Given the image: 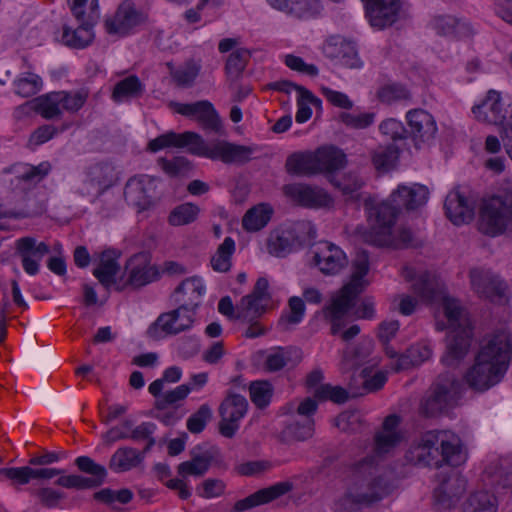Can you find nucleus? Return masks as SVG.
<instances>
[{"mask_svg":"<svg viewBox=\"0 0 512 512\" xmlns=\"http://www.w3.org/2000/svg\"><path fill=\"white\" fill-rule=\"evenodd\" d=\"M168 147L184 148L192 155L205 157L224 164L243 165L252 159L256 148L239 145L225 140H214L207 143L201 135L192 131L164 133L148 143L151 152H157Z\"/></svg>","mask_w":512,"mask_h":512,"instance_id":"nucleus-2","label":"nucleus"},{"mask_svg":"<svg viewBox=\"0 0 512 512\" xmlns=\"http://www.w3.org/2000/svg\"><path fill=\"white\" fill-rule=\"evenodd\" d=\"M331 182L344 196L351 200L360 198L359 190L365 185L363 178L356 173L344 174L341 179L333 178Z\"/></svg>","mask_w":512,"mask_h":512,"instance_id":"nucleus-43","label":"nucleus"},{"mask_svg":"<svg viewBox=\"0 0 512 512\" xmlns=\"http://www.w3.org/2000/svg\"><path fill=\"white\" fill-rule=\"evenodd\" d=\"M88 0H68L73 16L80 22L79 26L72 29L68 25L63 26L62 42L64 45L83 49L90 45L94 39L92 16H85V7Z\"/></svg>","mask_w":512,"mask_h":512,"instance_id":"nucleus-9","label":"nucleus"},{"mask_svg":"<svg viewBox=\"0 0 512 512\" xmlns=\"http://www.w3.org/2000/svg\"><path fill=\"white\" fill-rule=\"evenodd\" d=\"M284 433L293 440L305 441L313 436L314 421L306 418L302 423H290L286 426Z\"/></svg>","mask_w":512,"mask_h":512,"instance_id":"nucleus-58","label":"nucleus"},{"mask_svg":"<svg viewBox=\"0 0 512 512\" xmlns=\"http://www.w3.org/2000/svg\"><path fill=\"white\" fill-rule=\"evenodd\" d=\"M472 112L479 121L503 127L508 111L504 108L500 92L489 90L482 103L472 108Z\"/></svg>","mask_w":512,"mask_h":512,"instance_id":"nucleus-24","label":"nucleus"},{"mask_svg":"<svg viewBox=\"0 0 512 512\" xmlns=\"http://www.w3.org/2000/svg\"><path fill=\"white\" fill-rule=\"evenodd\" d=\"M439 437V450L443 457V464L457 466L463 462L460 439L448 431H439Z\"/></svg>","mask_w":512,"mask_h":512,"instance_id":"nucleus-33","label":"nucleus"},{"mask_svg":"<svg viewBox=\"0 0 512 512\" xmlns=\"http://www.w3.org/2000/svg\"><path fill=\"white\" fill-rule=\"evenodd\" d=\"M318 174L332 173L346 164V155L334 146H323L315 151Z\"/></svg>","mask_w":512,"mask_h":512,"instance_id":"nucleus-32","label":"nucleus"},{"mask_svg":"<svg viewBox=\"0 0 512 512\" xmlns=\"http://www.w3.org/2000/svg\"><path fill=\"white\" fill-rule=\"evenodd\" d=\"M335 426L343 432L357 433L363 427V420L358 412L346 411L334 420Z\"/></svg>","mask_w":512,"mask_h":512,"instance_id":"nucleus-56","label":"nucleus"},{"mask_svg":"<svg viewBox=\"0 0 512 512\" xmlns=\"http://www.w3.org/2000/svg\"><path fill=\"white\" fill-rule=\"evenodd\" d=\"M138 23L137 11L129 4H122L112 18L105 20V28L109 34L125 35Z\"/></svg>","mask_w":512,"mask_h":512,"instance_id":"nucleus-30","label":"nucleus"},{"mask_svg":"<svg viewBox=\"0 0 512 512\" xmlns=\"http://www.w3.org/2000/svg\"><path fill=\"white\" fill-rule=\"evenodd\" d=\"M284 194L297 204L308 208H320L332 203L327 192L319 187L302 183L288 184L283 187Z\"/></svg>","mask_w":512,"mask_h":512,"instance_id":"nucleus-22","label":"nucleus"},{"mask_svg":"<svg viewBox=\"0 0 512 512\" xmlns=\"http://www.w3.org/2000/svg\"><path fill=\"white\" fill-rule=\"evenodd\" d=\"M61 100V108L75 113L80 110L88 98V92L79 90L76 92L58 91Z\"/></svg>","mask_w":512,"mask_h":512,"instance_id":"nucleus-59","label":"nucleus"},{"mask_svg":"<svg viewBox=\"0 0 512 512\" xmlns=\"http://www.w3.org/2000/svg\"><path fill=\"white\" fill-rule=\"evenodd\" d=\"M190 391V385L182 384L177 386L175 389L164 393L155 401V409L166 410L169 406H173L177 402L184 400Z\"/></svg>","mask_w":512,"mask_h":512,"instance_id":"nucleus-55","label":"nucleus"},{"mask_svg":"<svg viewBox=\"0 0 512 512\" xmlns=\"http://www.w3.org/2000/svg\"><path fill=\"white\" fill-rule=\"evenodd\" d=\"M59 92L41 95L33 100V110L46 120L59 119L62 116Z\"/></svg>","mask_w":512,"mask_h":512,"instance_id":"nucleus-37","label":"nucleus"},{"mask_svg":"<svg viewBox=\"0 0 512 512\" xmlns=\"http://www.w3.org/2000/svg\"><path fill=\"white\" fill-rule=\"evenodd\" d=\"M247 399L236 393H229L219 406V432L226 438H232L239 429V421L246 415Z\"/></svg>","mask_w":512,"mask_h":512,"instance_id":"nucleus-13","label":"nucleus"},{"mask_svg":"<svg viewBox=\"0 0 512 512\" xmlns=\"http://www.w3.org/2000/svg\"><path fill=\"white\" fill-rule=\"evenodd\" d=\"M412 288L425 301H441L448 328L451 330L448 336L447 353L442 361L447 366L455 365L465 357L470 347L472 330L466 310L458 300L445 295L443 285L427 271L417 277Z\"/></svg>","mask_w":512,"mask_h":512,"instance_id":"nucleus-1","label":"nucleus"},{"mask_svg":"<svg viewBox=\"0 0 512 512\" xmlns=\"http://www.w3.org/2000/svg\"><path fill=\"white\" fill-rule=\"evenodd\" d=\"M202 102H205V105L199 107V112H197L195 119L199 122L203 129L215 133H221L222 123L212 103L207 100H202Z\"/></svg>","mask_w":512,"mask_h":512,"instance_id":"nucleus-46","label":"nucleus"},{"mask_svg":"<svg viewBox=\"0 0 512 512\" xmlns=\"http://www.w3.org/2000/svg\"><path fill=\"white\" fill-rule=\"evenodd\" d=\"M460 392L461 383L455 375L441 374L422 399L421 410L428 417L447 412L456 405Z\"/></svg>","mask_w":512,"mask_h":512,"instance_id":"nucleus-6","label":"nucleus"},{"mask_svg":"<svg viewBox=\"0 0 512 512\" xmlns=\"http://www.w3.org/2000/svg\"><path fill=\"white\" fill-rule=\"evenodd\" d=\"M94 498L109 505H113L115 502L127 504L132 500L133 493L131 490L126 488L120 489L118 491L105 488L96 492L94 494Z\"/></svg>","mask_w":512,"mask_h":512,"instance_id":"nucleus-60","label":"nucleus"},{"mask_svg":"<svg viewBox=\"0 0 512 512\" xmlns=\"http://www.w3.org/2000/svg\"><path fill=\"white\" fill-rule=\"evenodd\" d=\"M125 270L128 273L125 285H130L135 289L146 286L160 277L158 268L151 264L150 255L146 252L133 255L127 261Z\"/></svg>","mask_w":512,"mask_h":512,"instance_id":"nucleus-18","label":"nucleus"},{"mask_svg":"<svg viewBox=\"0 0 512 512\" xmlns=\"http://www.w3.org/2000/svg\"><path fill=\"white\" fill-rule=\"evenodd\" d=\"M201 70V65L190 59L184 63L183 66L172 70V79L180 87L191 86Z\"/></svg>","mask_w":512,"mask_h":512,"instance_id":"nucleus-50","label":"nucleus"},{"mask_svg":"<svg viewBox=\"0 0 512 512\" xmlns=\"http://www.w3.org/2000/svg\"><path fill=\"white\" fill-rule=\"evenodd\" d=\"M212 456L209 453L195 454L192 452V458L184 461L177 466V472L182 477L203 476L210 468Z\"/></svg>","mask_w":512,"mask_h":512,"instance_id":"nucleus-39","label":"nucleus"},{"mask_svg":"<svg viewBox=\"0 0 512 512\" xmlns=\"http://www.w3.org/2000/svg\"><path fill=\"white\" fill-rule=\"evenodd\" d=\"M115 181L114 167L107 163H98L89 167L79 191L84 196L98 197L113 186Z\"/></svg>","mask_w":512,"mask_h":512,"instance_id":"nucleus-19","label":"nucleus"},{"mask_svg":"<svg viewBox=\"0 0 512 512\" xmlns=\"http://www.w3.org/2000/svg\"><path fill=\"white\" fill-rule=\"evenodd\" d=\"M377 96L381 102L388 104L411 99L410 91L404 85L399 83H388L382 86L378 90Z\"/></svg>","mask_w":512,"mask_h":512,"instance_id":"nucleus-53","label":"nucleus"},{"mask_svg":"<svg viewBox=\"0 0 512 512\" xmlns=\"http://www.w3.org/2000/svg\"><path fill=\"white\" fill-rule=\"evenodd\" d=\"M235 251V242L231 237H226L219 245L215 255L211 258V266L215 271L226 272L231 267V257Z\"/></svg>","mask_w":512,"mask_h":512,"instance_id":"nucleus-45","label":"nucleus"},{"mask_svg":"<svg viewBox=\"0 0 512 512\" xmlns=\"http://www.w3.org/2000/svg\"><path fill=\"white\" fill-rule=\"evenodd\" d=\"M251 51L245 48H239L234 50L226 59L225 73L228 81L230 82V88H233V84L238 81L251 58Z\"/></svg>","mask_w":512,"mask_h":512,"instance_id":"nucleus-36","label":"nucleus"},{"mask_svg":"<svg viewBox=\"0 0 512 512\" xmlns=\"http://www.w3.org/2000/svg\"><path fill=\"white\" fill-rule=\"evenodd\" d=\"M212 418V410L208 404H202L187 420V429L193 434L201 433Z\"/></svg>","mask_w":512,"mask_h":512,"instance_id":"nucleus-57","label":"nucleus"},{"mask_svg":"<svg viewBox=\"0 0 512 512\" xmlns=\"http://www.w3.org/2000/svg\"><path fill=\"white\" fill-rule=\"evenodd\" d=\"M119 257L120 253L117 250L107 249L103 251L100 255L99 266L93 271V275L107 288L115 283V276L120 269L117 262Z\"/></svg>","mask_w":512,"mask_h":512,"instance_id":"nucleus-31","label":"nucleus"},{"mask_svg":"<svg viewBox=\"0 0 512 512\" xmlns=\"http://www.w3.org/2000/svg\"><path fill=\"white\" fill-rule=\"evenodd\" d=\"M204 290L205 287L200 278H187L175 289V302L179 305H185L186 309L195 313L196 308L199 306V298L204 293Z\"/></svg>","mask_w":512,"mask_h":512,"instance_id":"nucleus-29","label":"nucleus"},{"mask_svg":"<svg viewBox=\"0 0 512 512\" xmlns=\"http://www.w3.org/2000/svg\"><path fill=\"white\" fill-rule=\"evenodd\" d=\"M289 309V313L281 316L279 320L280 325H296L302 321L305 313V304L301 298L296 296L291 297L289 299Z\"/></svg>","mask_w":512,"mask_h":512,"instance_id":"nucleus-61","label":"nucleus"},{"mask_svg":"<svg viewBox=\"0 0 512 512\" xmlns=\"http://www.w3.org/2000/svg\"><path fill=\"white\" fill-rule=\"evenodd\" d=\"M309 222H297L275 228L267 238V250L276 257L287 254L303 246L306 234L310 233Z\"/></svg>","mask_w":512,"mask_h":512,"instance_id":"nucleus-8","label":"nucleus"},{"mask_svg":"<svg viewBox=\"0 0 512 512\" xmlns=\"http://www.w3.org/2000/svg\"><path fill=\"white\" fill-rule=\"evenodd\" d=\"M194 315L195 313L186 309L185 305L178 304L176 309L160 314L156 321L149 326L147 334L153 339H160V332H164L166 335H177L192 327Z\"/></svg>","mask_w":512,"mask_h":512,"instance_id":"nucleus-12","label":"nucleus"},{"mask_svg":"<svg viewBox=\"0 0 512 512\" xmlns=\"http://www.w3.org/2000/svg\"><path fill=\"white\" fill-rule=\"evenodd\" d=\"M447 217L456 225L470 222L474 217V203L459 190L451 191L444 203Z\"/></svg>","mask_w":512,"mask_h":512,"instance_id":"nucleus-26","label":"nucleus"},{"mask_svg":"<svg viewBox=\"0 0 512 512\" xmlns=\"http://www.w3.org/2000/svg\"><path fill=\"white\" fill-rule=\"evenodd\" d=\"M473 290L482 298L491 302L502 303L507 300V286L490 270L474 268L470 271Z\"/></svg>","mask_w":512,"mask_h":512,"instance_id":"nucleus-15","label":"nucleus"},{"mask_svg":"<svg viewBox=\"0 0 512 512\" xmlns=\"http://www.w3.org/2000/svg\"><path fill=\"white\" fill-rule=\"evenodd\" d=\"M361 289L355 283H348L339 295L332 298L331 303L324 307V318L331 323V334L337 335L345 326V316L355 305V300L361 293Z\"/></svg>","mask_w":512,"mask_h":512,"instance_id":"nucleus-11","label":"nucleus"},{"mask_svg":"<svg viewBox=\"0 0 512 512\" xmlns=\"http://www.w3.org/2000/svg\"><path fill=\"white\" fill-rule=\"evenodd\" d=\"M466 487V479L453 473L435 489V500L442 508H450L466 491Z\"/></svg>","mask_w":512,"mask_h":512,"instance_id":"nucleus-28","label":"nucleus"},{"mask_svg":"<svg viewBox=\"0 0 512 512\" xmlns=\"http://www.w3.org/2000/svg\"><path fill=\"white\" fill-rule=\"evenodd\" d=\"M276 10L296 18H305L313 14L311 0H267Z\"/></svg>","mask_w":512,"mask_h":512,"instance_id":"nucleus-40","label":"nucleus"},{"mask_svg":"<svg viewBox=\"0 0 512 512\" xmlns=\"http://www.w3.org/2000/svg\"><path fill=\"white\" fill-rule=\"evenodd\" d=\"M262 298L248 294L244 296L236 306V319L243 322H250L258 318L264 312L261 304Z\"/></svg>","mask_w":512,"mask_h":512,"instance_id":"nucleus-42","label":"nucleus"},{"mask_svg":"<svg viewBox=\"0 0 512 512\" xmlns=\"http://www.w3.org/2000/svg\"><path fill=\"white\" fill-rule=\"evenodd\" d=\"M371 26L383 29L398 19L401 0H362Z\"/></svg>","mask_w":512,"mask_h":512,"instance_id":"nucleus-23","label":"nucleus"},{"mask_svg":"<svg viewBox=\"0 0 512 512\" xmlns=\"http://www.w3.org/2000/svg\"><path fill=\"white\" fill-rule=\"evenodd\" d=\"M250 398L259 409L267 407L273 396V386L269 381H253L249 386Z\"/></svg>","mask_w":512,"mask_h":512,"instance_id":"nucleus-48","label":"nucleus"},{"mask_svg":"<svg viewBox=\"0 0 512 512\" xmlns=\"http://www.w3.org/2000/svg\"><path fill=\"white\" fill-rule=\"evenodd\" d=\"M273 209L267 204H260L249 209L242 218V226L248 232L264 228L271 219Z\"/></svg>","mask_w":512,"mask_h":512,"instance_id":"nucleus-38","label":"nucleus"},{"mask_svg":"<svg viewBox=\"0 0 512 512\" xmlns=\"http://www.w3.org/2000/svg\"><path fill=\"white\" fill-rule=\"evenodd\" d=\"M511 360L510 332L496 331L479 350L474 365L465 374V381L475 391H486L502 380Z\"/></svg>","mask_w":512,"mask_h":512,"instance_id":"nucleus-3","label":"nucleus"},{"mask_svg":"<svg viewBox=\"0 0 512 512\" xmlns=\"http://www.w3.org/2000/svg\"><path fill=\"white\" fill-rule=\"evenodd\" d=\"M75 464L82 472L89 474L90 477L81 475L60 476L56 484L68 489H89L101 486L107 477V470L103 465L96 463L88 456H80L75 460Z\"/></svg>","mask_w":512,"mask_h":512,"instance_id":"nucleus-10","label":"nucleus"},{"mask_svg":"<svg viewBox=\"0 0 512 512\" xmlns=\"http://www.w3.org/2000/svg\"><path fill=\"white\" fill-rule=\"evenodd\" d=\"M14 86L16 94L27 98L34 96L40 91L42 79L37 74L28 72L15 80Z\"/></svg>","mask_w":512,"mask_h":512,"instance_id":"nucleus-51","label":"nucleus"},{"mask_svg":"<svg viewBox=\"0 0 512 512\" xmlns=\"http://www.w3.org/2000/svg\"><path fill=\"white\" fill-rule=\"evenodd\" d=\"M439 431H428L413 445L407 454L409 461L415 465L438 468L443 464L439 450Z\"/></svg>","mask_w":512,"mask_h":512,"instance_id":"nucleus-17","label":"nucleus"},{"mask_svg":"<svg viewBox=\"0 0 512 512\" xmlns=\"http://www.w3.org/2000/svg\"><path fill=\"white\" fill-rule=\"evenodd\" d=\"M429 196L427 187L414 184L412 186L401 185L391 194L392 206L396 207L398 211L401 207L407 210H415L424 205Z\"/></svg>","mask_w":512,"mask_h":512,"instance_id":"nucleus-27","label":"nucleus"},{"mask_svg":"<svg viewBox=\"0 0 512 512\" xmlns=\"http://www.w3.org/2000/svg\"><path fill=\"white\" fill-rule=\"evenodd\" d=\"M286 170L290 174L311 176L318 174L315 152H298L286 160Z\"/></svg>","mask_w":512,"mask_h":512,"instance_id":"nucleus-34","label":"nucleus"},{"mask_svg":"<svg viewBox=\"0 0 512 512\" xmlns=\"http://www.w3.org/2000/svg\"><path fill=\"white\" fill-rule=\"evenodd\" d=\"M511 203L510 189L483 200L479 230L492 237L502 234L512 220Z\"/></svg>","mask_w":512,"mask_h":512,"instance_id":"nucleus-7","label":"nucleus"},{"mask_svg":"<svg viewBox=\"0 0 512 512\" xmlns=\"http://www.w3.org/2000/svg\"><path fill=\"white\" fill-rule=\"evenodd\" d=\"M314 397L319 401L330 400L337 404H343L350 398V392L341 386L322 384L314 391Z\"/></svg>","mask_w":512,"mask_h":512,"instance_id":"nucleus-52","label":"nucleus"},{"mask_svg":"<svg viewBox=\"0 0 512 512\" xmlns=\"http://www.w3.org/2000/svg\"><path fill=\"white\" fill-rule=\"evenodd\" d=\"M379 129L383 135L388 136L393 141L403 140L408 137V131L403 126L402 122L389 118L384 120Z\"/></svg>","mask_w":512,"mask_h":512,"instance_id":"nucleus-64","label":"nucleus"},{"mask_svg":"<svg viewBox=\"0 0 512 512\" xmlns=\"http://www.w3.org/2000/svg\"><path fill=\"white\" fill-rule=\"evenodd\" d=\"M144 86L135 75L128 76L119 81L113 89L112 99L115 102H122L130 98H137L143 94Z\"/></svg>","mask_w":512,"mask_h":512,"instance_id":"nucleus-41","label":"nucleus"},{"mask_svg":"<svg viewBox=\"0 0 512 512\" xmlns=\"http://www.w3.org/2000/svg\"><path fill=\"white\" fill-rule=\"evenodd\" d=\"M157 163L170 177L185 176L192 170L191 162L183 156H176L172 159L161 157L157 160Z\"/></svg>","mask_w":512,"mask_h":512,"instance_id":"nucleus-49","label":"nucleus"},{"mask_svg":"<svg viewBox=\"0 0 512 512\" xmlns=\"http://www.w3.org/2000/svg\"><path fill=\"white\" fill-rule=\"evenodd\" d=\"M466 509L467 512H496L497 499L487 491H478L470 495Z\"/></svg>","mask_w":512,"mask_h":512,"instance_id":"nucleus-47","label":"nucleus"},{"mask_svg":"<svg viewBox=\"0 0 512 512\" xmlns=\"http://www.w3.org/2000/svg\"><path fill=\"white\" fill-rule=\"evenodd\" d=\"M364 207L371 222L370 231L365 237L368 243L395 249L406 248L411 244L413 236L409 229L403 228L397 236L392 235L398 209L391 203H376L374 199L368 197L364 201Z\"/></svg>","mask_w":512,"mask_h":512,"instance_id":"nucleus-4","label":"nucleus"},{"mask_svg":"<svg viewBox=\"0 0 512 512\" xmlns=\"http://www.w3.org/2000/svg\"><path fill=\"white\" fill-rule=\"evenodd\" d=\"M124 197L126 202L143 211L155 204L158 199L154 178L149 176H140L130 178L124 188Z\"/></svg>","mask_w":512,"mask_h":512,"instance_id":"nucleus-16","label":"nucleus"},{"mask_svg":"<svg viewBox=\"0 0 512 512\" xmlns=\"http://www.w3.org/2000/svg\"><path fill=\"white\" fill-rule=\"evenodd\" d=\"M374 119L375 114L370 112L360 114L342 112L339 114V120L353 129H365L374 122Z\"/></svg>","mask_w":512,"mask_h":512,"instance_id":"nucleus-62","label":"nucleus"},{"mask_svg":"<svg viewBox=\"0 0 512 512\" xmlns=\"http://www.w3.org/2000/svg\"><path fill=\"white\" fill-rule=\"evenodd\" d=\"M49 252V246L44 242H37L34 237H22L15 243V253L20 257L24 271L29 275H36L39 272V263Z\"/></svg>","mask_w":512,"mask_h":512,"instance_id":"nucleus-21","label":"nucleus"},{"mask_svg":"<svg viewBox=\"0 0 512 512\" xmlns=\"http://www.w3.org/2000/svg\"><path fill=\"white\" fill-rule=\"evenodd\" d=\"M389 486L381 477H356L345 493L334 502L336 512H356L362 507L381 501L389 494Z\"/></svg>","mask_w":512,"mask_h":512,"instance_id":"nucleus-5","label":"nucleus"},{"mask_svg":"<svg viewBox=\"0 0 512 512\" xmlns=\"http://www.w3.org/2000/svg\"><path fill=\"white\" fill-rule=\"evenodd\" d=\"M313 254L314 264L325 275H336L348 265L343 250L330 242H320Z\"/></svg>","mask_w":512,"mask_h":512,"instance_id":"nucleus-20","label":"nucleus"},{"mask_svg":"<svg viewBox=\"0 0 512 512\" xmlns=\"http://www.w3.org/2000/svg\"><path fill=\"white\" fill-rule=\"evenodd\" d=\"M143 461V455L132 447H121L111 456L109 468L114 472H126L137 467Z\"/></svg>","mask_w":512,"mask_h":512,"instance_id":"nucleus-35","label":"nucleus"},{"mask_svg":"<svg viewBox=\"0 0 512 512\" xmlns=\"http://www.w3.org/2000/svg\"><path fill=\"white\" fill-rule=\"evenodd\" d=\"M294 488L290 481L278 482L267 488L260 489L244 499L238 500L233 507L234 512H244L254 507L267 504L289 493Z\"/></svg>","mask_w":512,"mask_h":512,"instance_id":"nucleus-25","label":"nucleus"},{"mask_svg":"<svg viewBox=\"0 0 512 512\" xmlns=\"http://www.w3.org/2000/svg\"><path fill=\"white\" fill-rule=\"evenodd\" d=\"M199 213L197 205L184 203L175 207L169 215V223L173 226L186 225L193 222Z\"/></svg>","mask_w":512,"mask_h":512,"instance_id":"nucleus-54","label":"nucleus"},{"mask_svg":"<svg viewBox=\"0 0 512 512\" xmlns=\"http://www.w3.org/2000/svg\"><path fill=\"white\" fill-rule=\"evenodd\" d=\"M374 451L378 456H382L393 449L400 441L399 433H386L379 431L376 433Z\"/></svg>","mask_w":512,"mask_h":512,"instance_id":"nucleus-63","label":"nucleus"},{"mask_svg":"<svg viewBox=\"0 0 512 512\" xmlns=\"http://www.w3.org/2000/svg\"><path fill=\"white\" fill-rule=\"evenodd\" d=\"M399 157V149L394 144L379 146L373 151L372 162L379 171H388L394 167Z\"/></svg>","mask_w":512,"mask_h":512,"instance_id":"nucleus-44","label":"nucleus"},{"mask_svg":"<svg viewBox=\"0 0 512 512\" xmlns=\"http://www.w3.org/2000/svg\"><path fill=\"white\" fill-rule=\"evenodd\" d=\"M409 126L408 136L413 141L415 147L430 146L437 134V125L434 117L423 109L410 110L407 115Z\"/></svg>","mask_w":512,"mask_h":512,"instance_id":"nucleus-14","label":"nucleus"}]
</instances>
